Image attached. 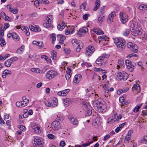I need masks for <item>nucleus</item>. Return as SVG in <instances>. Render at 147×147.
<instances>
[{
	"instance_id": "f03ea898",
	"label": "nucleus",
	"mask_w": 147,
	"mask_h": 147,
	"mask_svg": "<svg viewBox=\"0 0 147 147\" xmlns=\"http://www.w3.org/2000/svg\"><path fill=\"white\" fill-rule=\"evenodd\" d=\"M115 45L118 48L122 47L125 44V40L121 38H115L114 39Z\"/></svg>"
},
{
	"instance_id": "aec40b11",
	"label": "nucleus",
	"mask_w": 147,
	"mask_h": 147,
	"mask_svg": "<svg viewBox=\"0 0 147 147\" xmlns=\"http://www.w3.org/2000/svg\"><path fill=\"white\" fill-rule=\"evenodd\" d=\"M115 16L114 12H113L110 13L108 16V18L107 20V22L108 23H110L113 22V19Z\"/></svg>"
},
{
	"instance_id": "6e6552de",
	"label": "nucleus",
	"mask_w": 147,
	"mask_h": 147,
	"mask_svg": "<svg viewBox=\"0 0 147 147\" xmlns=\"http://www.w3.org/2000/svg\"><path fill=\"white\" fill-rule=\"evenodd\" d=\"M122 118L121 115H118L115 117V116H110L108 119V122L109 123H113L115 122H118Z\"/></svg>"
},
{
	"instance_id": "3c124183",
	"label": "nucleus",
	"mask_w": 147,
	"mask_h": 147,
	"mask_svg": "<svg viewBox=\"0 0 147 147\" xmlns=\"http://www.w3.org/2000/svg\"><path fill=\"white\" fill-rule=\"evenodd\" d=\"M22 99L23 100V101H24V104L26 105V106L27 105V103L29 102V100L27 99L26 97L25 96H24L22 97Z\"/></svg>"
},
{
	"instance_id": "f257e3e1",
	"label": "nucleus",
	"mask_w": 147,
	"mask_h": 147,
	"mask_svg": "<svg viewBox=\"0 0 147 147\" xmlns=\"http://www.w3.org/2000/svg\"><path fill=\"white\" fill-rule=\"evenodd\" d=\"M102 101L101 99H98L97 100H95L93 104L95 109L101 113L105 111L106 110V105L103 104Z\"/></svg>"
},
{
	"instance_id": "ddd939ff",
	"label": "nucleus",
	"mask_w": 147,
	"mask_h": 147,
	"mask_svg": "<svg viewBox=\"0 0 147 147\" xmlns=\"http://www.w3.org/2000/svg\"><path fill=\"white\" fill-rule=\"evenodd\" d=\"M75 30V28L73 26L68 27L65 29V34L66 35L71 34L74 32Z\"/></svg>"
},
{
	"instance_id": "774afa93",
	"label": "nucleus",
	"mask_w": 147,
	"mask_h": 147,
	"mask_svg": "<svg viewBox=\"0 0 147 147\" xmlns=\"http://www.w3.org/2000/svg\"><path fill=\"white\" fill-rule=\"evenodd\" d=\"M65 53L67 54H69L71 52V50L69 49H65L64 50Z\"/></svg>"
},
{
	"instance_id": "4c0bfd02",
	"label": "nucleus",
	"mask_w": 147,
	"mask_h": 147,
	"mask_svg": "<svg viewBox=\"0 0 147 147\" xmlns=\"http://www.w3.org/2000/svg\"><path fill=\"white\" fill-rule=\"evenodd\" d=\"M70 121L74 125H78V122L77 119L75 118H71Z\"/></svg>"
},
{
	"instance_id": "052dcab7",
	"label": "nucleus",
	"mask_w": 147,
	"mask_h": 147,
	"mask_svg": "<svg viewBox=\"0 0 147 147\" xmlns=\"http://www.w3.org/2000/svg\"><path fill=\"white\" fill-rule=\"evenodd\" d=\"M39 43L37 45V46H38L40 49L42 48L44 46L43 43L42 42H38Z\"/></svg>"
},
{
	"instance_id": "2f4dec72",
	"label": "nucleus",
	"mask_w": 147,
	"mask_h": 147,
	"mask_svg": "<svg viewBox=\"0 0 147 147\" xmlns=\"http://www.w3.org/2000/svg\"><path fill=\"white\" fill-rule=\"evenodd\" d=\"M24 101H21L20 102H18L16 103V106L18 107H23L26 106V105L24 104Z\"/></svg>"
},
{
	"instance_id": "09e8293b",
	"label": "nucleus",
	"mask_w": 147,
	"mask_h": 147,
	"mask_svg": "<svg viewBox=\"0 0 147 147\" xmlns=\"http://www.w3.org/2000/svg\"><path fill=\"white\" fill-rule=\"evenodd\" d=\"M40 0H38L35 1L34 2V5L36 7H38L39 5L41 4Z\"/></svg>"
},
{
	"instance_id": "7ed1b4c3",
	"label": "nucleus",
	"mask_w": 147,
	"mask_h": 147,
	"mask_svg": "<svg viewBox=\"0 0 147 147\" xmlns=\"http://www.w3.org/2000/svg\"><path fill=\"white\" fill-rule=\"evenodd\" d=\"M56 120L53 121L52 124V128L55 130L58 129L61 127L60 122L58 121H61L63 120V118H57Z\"/></svg>"
},
{
	"instance_id": "39448f33",
	"label": "nucleus",
	"mask_w": 147,
	"mask_h": 147,
	"mask_svg": "<svg viewBox=\"0 0 147 147\" xmlns=\"http://www.w3.org/2000/svg\"><path fill=\"white\" fill-rule=\"evenodd\" d=\"M83 107L86 109V114L87 116H90L92 114V110L90 105L86 102H83Z\"/></svg>"
},
{
	"instance_id": "bb28decb",
	"label": "nucleus",
	"mask_w": 147,
	"mask_h": 147,
	"mask_svg": "<svg viewBox=\"0 0 147 147\" xmlns=\"http://www.w3.org/2000/svg\"><path fill=\"white\" fill-rule=\"evenodd\" d=\"M43 25L45 27L47 28L53 27V25L51 24L49 22H48V21H47L45 20L43 22Z\"/></svg>"
},
{
	"instance_id": "393cba45",
	"label": "nucleus",
	"mask_w": 147,
	"mask_h": 147,
	"mask_svg": "<svg viewBox=\"0 0 147 147\" xmlns=\"http://www.w3.org/2000/svg\"><path fill=\"white\" fill-rule=\"evenodd\" d=\"M34 144L36 145L41 146L42 145L41 140L38 137H36L34 139Z\"/></svg>"
},
{
	"instance_id": "c03bdc74",
	"label": "nucleus",
	"mask_w": 147,
	"mask_h": 147,
	"mask_svg": "<svg viewBox=\"0 0 147 147\" xmlns=\"http://www.w3.org/2000/svg\"><path fill=\"white\" fill-rule=\"evenodd\" d=\"M3 29L2 25L0 24V37H2L4 35Z\"/></svg>"
},
{
	"instance_id": "c85d7f7f",
	"label": "nucleus",
	"mask_w": 147,
	"mask_h": 147,
	"mask_svg": "<svg viewBox=\"0 0 147 147\" xmlns=\"http://www.w3.org/2000/svg\"><path fill=\"white\" fill-rule=\"evenodd\" d=\"M118 63L120 65H117L116 68L117 69H119L120 67V66L121 67H123V65H124L123 60L121 59H119L118 61Z\"/></svg>"
},
{
	"instance_id": "bf43d9fd",
	"label": "nucleus",
	"mask_w": 147,
	"mask_h": 147,
	"mask_svg": "<svg viewBox=\"0 0 147 147\" xmlns=\"http://www.w3.org/2000/svg\"><path fill=\"white\" fill-rule=\"evenodd\" d=\"M4 19L7 21H11V18L9 17L8 16H5V17L3 18Z\"/></svg>"
},
{
	"instance_id": "f3484780",
	"label": "nucleus",
	"mask_w": 147,
	"mask_h": 147,
	"mask_svg": "<svg viewBox=\"0 0 147 147\" xmlns=\"http://www.w3.org/2000/svg\"><path fill=\"white\" fill-rule=\"evenodd\" d=\"M88 31V29L86 27L80 28L79 30L78 34L81 36L84 35Z\"/></svg>"
},
{
	"instance_id": "4468645a",
	"label": "nucleus",
	"mask_w": 147,
	"mask_h": 147,
	"mask_svg": "<svg viewBox=\"0 0 147 147\" xmlns=\"http://www.w3.org/2000/svg\"><path fill=\"white\" fill-rule=\"evenodd\" d=\"M139 28H141L140 26L138 25V23L136 22L131 23L130 25V29L131 31L137 29Z\"/></svg>"
},
{
	"instance_id": "58836bf2",
	"label": "nucleus",
	"mask_w": 147,
	"mask_h": 147,
	"mask_svg": "<svg viewBox=\"0 0 147 147\" xmlns=\"http://www.w3.org/2000/svg\"><path fill=\"white\" fill-rule=\"evenodd\" d=\"M125 125V123H123L119 125L115 129V132L117 133L124 127Z\"/></svg>"
},
{
	"instance_id": "6ab92c4d",
	"label": "nucleus",
	"mask_w": 147,
	"mask_h": 147,
	"mask_svg": "<svg viewBox=\"0 0 147 147\" xmlns=\"http://www.w3.org/2000/svg\"><path fill=\"white\" fill-rule=\"evenodd\" d=\"M82 78V76L81 74L76 75L74 77L73 82L76 84H78Z\"/></svg>"
},
{
	"instance_id": "20e7f679",
	"label": "nucleus",
	"mask_w": 147,
	"mask_h": 147,
	"mask_svg": "<svg viewBox=\"0 0 147 147\" xmlns=\"http://www.w3.org/2000/svg\"><path fill=\"white\" fill-rule=\"evenodd\" d=\"M128 74L125 72L122 71L117 73V78L118 80L123 79L124 80H126L128 78Z\"/></svg>"
},
{
	"instance_id": "2eb2a0df",
	"label": "nucleus",
	"mask_w": 147,
	"mask_h": 147,
	"mask_svg": "<svg viewBox=\"0 0 147 147\" xmlns=\"http://www.w3.org/2000/svg\"><path fill=\"white\" fill-rule=\"evenodd\" d=\"M131 34L134 36H137L140 35L142 34V30L141 28H139L137 29L134 30L131 32Z\"/></svg>"
},
{
	"instance_id": "b1692460",
	"label": "nucleus",
	"mask_w": 147,
	"mask_h": 147,
	"mask_svg": "<svg viewBox=\"0 0 147 147\" xmlns=\"http://www.w3.org/2000/svg\"><path fill=\"white\" fill-rule=\"evenodd\" d=\"M58 100L55 98H53L51 102V107H55L57 106L58 105Z\"/></svg>"
},
{
	"instance_id": "6e6d98bb",
	"label": "nucleus",
	"mask_w": 147,
	"mask_h": 147,
	"mask_svg": "<svg viewBox=\"0 0 147 147\" xmlns=\"http://www.w3.org/2000/svg\"><path fill=\"white\" fill-rule=\"evenodd\" d=\"M47 136L49 139H54L56 138V137L54 135L51 134H48Z\"/></svg>"
},
{
	"instance_id": "9d476101",
	"label": "nucleus",
	"mask_w": 147,
	"mask_h": 147,
	"mask_svg": "<svg viewBox=\"0 0 147 147\" xmlns=\"http://www.w3.org/2000/svg\"><path fill=\"white\" fill-rule=\"evenodd\" d=\"M18 58L16 57H14L6 60L5 62V65L7 67H9L12 62H14L18 60Z\"/></svg>"
},
{
	"instance_id": "ea45409f",
	"label": "nucleus",
	"mask_w": 147,
	"mask_h": 147,
	"mask_svg": "<svg viewBox=\"0 0 147 147\" xmlns=\"http://www.w3.org/2000/svg\"><path fill=\"white\" fill-rule=\"evenodd\" d=\"M25 47L24 46H22L21 47L18 49L16 51V52L18 54H21L23 51Z\"/></svg>"
},
{
	"instance_id": "680f3d73",
	"label": "nucleus",
	"mask_w": 147,
	"mask_h": 147,
	"mask_svg": "<svg viewBox=\"0 0 147 147\" xmlns=\"http://www.w3.org/2000/svg\"><path fill=\"white\" fill-rule=\"evenodd\" d=\"M31 71L36 73H39L40 70L38 68H32L31 69Z\"/></svg>"
},
{
	"instance_id": "473e14b6",
	"label": "nucleus",
	"mask_w": 147,
	"mask_h": 147,
	"mask_svg": "<svg viewBox=\"0 0 147 147\" xmlns=\"http://www.w3.org/2000/svg\"><path fill=\"white\" fill-rule=\"evenodd\" d=\"M12 38L13 39L16 41H18L20 39L18 35L15 32L13 33Z\"/></svg>"
},
{
	"instance_id": "338daca9",
	"label": "nucleus",
	"mask_w": 147,
	"mask_h": 147,
	"mask_svg": "<svg viewBox=\"0 0 147 147\" xmlns=\"http://www.w3.org/2000/svg\"><path fill=\"white\" fill-rule=\"evenodd\" d=\"M142 142H144L145 143H147V136H144L141 141Z\"/></svg>"
},
{
	"instance_id": "de8ad7c7",
	"label": "nucleus",
	"mask_w": 147,
	"mask_h": 147,
	"mask_svg": "<svg viewBox=\"0 0 147 147\" xmlns=\"http://www.w3.org/2000/svg\"><path fill=\"white\" fill-rule=\"evenodd\" d=\"M76 46L78 48H82L83 46V44L82 42L79 41Z\"/></svg>"
},
{
	"instance_id": "5fc2aeb1",
	"label": "nucleus",
	"mask_w": 147,
	"mask_h": 147,
	"mask_svg": "<svg viewBox=\"0 0 147 147\" xmlns=\"http://www.w3.org/2000/svg\"><path fill=\"white\" fill-rule=\"evenodd\" d=\"M44 103L46 106L49 107H51V102L48 101H45L44 102Z\"/></svg>"
},
{
	"instance_id": "a19ab883",
	"label": "nucleus",
	"mask_w": 147,
	"mask_h": 147,
	"mask_svg": "<svg viewBox=\"0 0 147 147\" xmlns=\"http://www.w3.org/2000/svg\"><path fill=\"white\" fill-rule=\"evenodd\" d=\"M105 19V16H99L98 18V21L99 23H101L104 21Z\"/></svg>"
},
{
	"instance_id": "a18cd8bd",
	"label": "nucleus",
	"mask_w": 147,
	"mask_h": 147,
	"mask_svg": "<svg viewBox=\"0 0 147 147\" xmlns=\"http://www.w3.org/2000/svg\"><path fill=\"white\" fill-rule=\"evenodd\" d=\"M69 89H66L62 91V96H65L67 95V94L69 92Z\"/></svg>"
},
{
	"instance_id": "9b49d317",
	"label": "nucleus",
	"mask_w": 147,
	"mask_h": 147,
	"mask_svg": "<svg viewBox=\"0 0 147 147\" xmlns=\"http://www.w3.org/2000/svg\"><path fill=\"white\" fill-rule=\"evenodd\" d=\"M95 51V48L93 45L88 46L86 49V54L87 55H92Z\"/></svg>"
},
{
	"instance_id": "4be33fe9",
	"label": "nucleus",
	"mask_w": 147,
	"mask_h": 147,
	"mask_svg": "<svg viewBox=\"0 0 147 147\" xmlns=\"http://www.w3.org/2000/svg\"><path fill=\"white\" fill-rule=\"evenodd\" d=\"M57 38L59 41V43L60 44H63L64 40L66 39L65 37L61 34H59L57 36Z\"/></svg>"
},
{
	"instance_id": "8fccbe9b",
	"label": "nucleus",
	"mask_w": 147,
	"mask_h": 147,
	"mask_svg": "<svg viewBox=\"0 0 147 147\" xmlns=\"http://www.w3.org/2000/svg\"><path fill=\"white\" fill-rule=\"evenodd\" d=\"M41 58H45L49 63H51V59L49 58L47 56H43L42 57V56Z\"/></svg>"
},
{
	"instance_id": "f704fd0d",
	"label": "nucleus",
	"mask_w": 147,
	"mask_h": 147,
	"mask_svg": "<svg viewBox=\"0 0 147 147\" xmlns=\"http://www.w3.org/2000/svg\"><path fill=\"white\" fill-rule=\"evenodd\" d=\"M65 23L62 22L58 25L57 28L58 30L61 31L65 28Z\"/></svg>"
},
{
	"instance_id": "4d7b16f0",
	"label": "nucleus",
	"mask_w": 147,
	"mask_h": 147,
	"mask_svg": "<svg viewBox=\"0 0 147 147\" xmlns=\"http://www.w3.org/2000/svg\"><path fill=\"white\" fill-rule=\"evenodd\" d=\"M105 7L103 6L99 10V13L101 14H103L105 12Z\"/></svg>"
},
{
	"instance_id": "37998d69",
	"label": "nucleus",
	"mask_w": 147,
	"mask_h": 147,
	"mask_svg": "<svg viewBox=\"0 0 147 147\" xmlns=\"http://www.w3.org/2000/svg\"><path fill=\"white\" fill-rule=\"evenodd\" d=\"M126 67L130 71L132 72L134 70V67H135L134 65L130 64L127 65Z\"/></svg>"
},
{
	"instance_id": "c756f323",
	"label": "nucleus",
	"mask_w": 147,
	"mask_h": 147,
	"mask_svg": "<svg viewBox=\"0 0 147 147\" xmlns=\"http://www.w3.org/2000/svg\"><path fill=\"white\" fill-rule=\"evenodd\" d=\"M30 28L31 30L34 32L39 31L40 30V29L39 27H35L33 26H30Z\"/></svg>"
},
{
	"instance_id": "7c9ffc66",
	"label": "nucleus",
	"mask_w": 147,
	"mask_h": 147,
	"mask_svg": "<svg viewBox=\"0 0 147 147\" xmlns=\"http://www.w3.org/2000/svg\"><path fill=\"white\" fill-rule=\"evenodd\" d=\"M53 20V16L51 15H48L46 18L45 20L48 21V22H49L52 24Z\"/></svg>"
},
{
	"instance_id": "e2e57ef3",
	"label": "nucleus",
	"mask_w": 147,
	"mask_h": 147,
	"mask_svg": "<svg viewBox=\"0 0 147 147\" xmlns=\"http://www.w3.org/2000/svg\"><path fill=\"white\" fill-rule=\"evenodd\" d=\"M35 132L36 133H39L40 132V127H36V128H34V129Z\"/></svg>"
},
{
	"instance_id": "69168bd1",
	"label": "nucleus",
	"mask_w": 147,
	"mask_h": 147,
	"mask_svg": "<svg viewBox=\"0 0 147 147\" xmlns=\"http://www.w3.org/2000/svg\"><path fill=\"white\" fill-rule=\"evenodd\" d=\"M105 57H105V56H101L99 57L97 59L99 61V62H101L102 63V60H103L104 59Z\"/></svg>"
},
{
	"instance_id": "f8f14e48",
	"label": "nucleus",
	"mask_w": 147,
	"mask_h": 147,
	"mask_svg": "<svg viewBox=\"0 0 147 147\" xmlns=\"http://www.w3.org/2000/svg\"><path fill=\"white\" fill-rule=\"evenodd\" d=\"M57 74L56 71L53 70L48 71L46 74V76L48 79H51L55 77Z\"/></svg>"
},
{
	"instance_id": "13d9d810",
	"label": "nucleus",
	"mask_w": 147,
	"mask_h": 147,
	"mask_svg": "<svg viewBox=\"0 0 147 147\" xmlns=\"http://www.w3.org/2000/svg\"><path fill=\"white\" fill-rule=\"evenodd\" d=\"M93 78L94 79V80H95V79H96V80H98L99 81L101 79L100 77L96 74H94L93 75Z\"/></svg>"
},
{
	"instance_id": "864d4df0",
	"label": "nucleus",
	"mask_w": 147,
	"mask_h": 147,
	"mask_svg": "<svg viewBox=\"0 0 147 147\" xmlns=\"http://www.w3.org/2000/svg\"><path fill=\"white\" fill-rule=\"evenodd\" d=\"M78 42L79 41H78L76 39H73L71 41L73 45L74 46H76L77 45Z\"/></svg>"
},
{
	"instance_id": "a878e982",
	"label": "nucleus",
	"mask_w": 147,
	"mask_h": 147,
	"mask_svg": "<svg viewBox=\"0 0 147 147\" xmlns=\"http://www.w3.org/2000/svg\"><path fill=\"white\" fill-rule=\"evenodd\" d=\"M11 74V71L5 69L3 72L2 74V77L3 78H5L6 77L7 75Z\"/></svg>"
},
{
	"instance_id": "79ce46f5",
	"label": "nucleus",
	"mask_w": 147,
	"mask_h": 147,
	"mask_svg": "<svg viewBox=\"0 0 147 147\" xmlns=\"http://www.w3.org/2000/svg\"><path fill=\"white\" fill-rule=\"evenodd\" d=\"M0 44L1 46L2 47L6 44V42L5 39L1 37L0 38Z\"/></svg>"
},
{
	"instance_id": "72a5a7b5",
	"label": "nucleus",
	"mask_w": 147,
	"mask_h": 147,
	"mask_svg": "<svg viewBox=\"0 0 147 147\" xmlns=\"http://www.w3.org/2000/svg\"><path fill=\"white\" fill-rule=\"evenodd\" d=\"M100 1L99 0H97L95 1V6L93 9L94 11H96L98 9L100 5Z\"/></svg>"
},
{
	"instance_id": "0e129e2a",
	"label": "nucleus",
	"mask_w": 147,
	"mask_h": 147,
	"mask_svg": "<svg viewBox=\"0 0 147 147\" xmlns=\"http://www.w3.org/2000/svg\"><path fill=\"white\" fill-rule=\"evenodd\" d=\"M129 33V29L126 30L123 32V34L124 36H127Z\"/></svg>"
},
{
	"instance_id": "603ef678",
	"label": "nucleus",
	"mask_w": 147,
	"mask_h": 147,
	"mask_svg": "<svg viewBox=\"0 0 147 147\" xmlns=\"http://www.w3.org/2000/svg\"><path fill=\"white\" fill-rule=\"evenodd\" d=\"M41 4H48L49 3V1L48 0H40Z\"/></svg>"
},
{
	"instance_id": "5701e85b",
	"label": "nucleus",
	"mask_w": 147,
	"mask_h": 147,
	"mask_svg": "<svg viewBox=\"0 0 147 147\" xmlns=\"http://www.w3.org/2000/svg\"><path fill=\"white\" fill-rule=\"evenodd\" d=\"M93 31L97 35H101L104 34V32L100 29L98 28L95 27L93 29Z\"/></svg>"
},
{
	"instance_id": "1a4fd4ad",
	"label": "nucleus",
	"mask_w": 147,
	"mask_h": 147,
	"mask_svg": "<svg viewBox=\"0 0 147 147\" xmlns=\"http://www.w3.org/2000/svg\"><path fill=\"white\" fill-rule=\"evenodd\" d=\"M119 18L123 24H125L128 20V16L127 15L124 13H120Z\"/></svg>"
},
{
	"instance_id": "cd10ccee",
	"label": "nucleus",
	"mask_w": 147,
	"mask_h": 147,
	"mask_svg": "<svg viewBox=\"0 0 147 147\" xmlns=\"http://www.w3.org/2000/svg\"><path fill=\"white\" fill-rule=\"evenodd\" d=\"M80 9L81 10H84L87 11L88 9L87 7V4L86 3H83L80 6Z\"/></svg>"
},
{
	"instance_id": "c9c22d12",
	"label": "nucleus",
	"mask_w": 147,
	"mask_h": 147,
	"mask_svg": "<svg viewBox=\"0 0 147 147\" xmlns=\"http://www.w3.org/2000/svg\"><path fill=\"white\" fill-rule=\"evenodd\" d=\"M70 103V101L69 98H65L64 99L63 104L65 106H68Z\"/></svg>"
},
{
	"instance_id": "423d86ee",
	"label": "nucleus",
	"mask_w": 147,
	"mask_h": 147,
	"mask_svg": "<svg viewBox=\"0 0 147 147\" xmlns=\"http://www.w3.org/2000/svg\"><path fill=\"white\" fill-rule=\"evenodd\" d=\"M127 46L133 52L135 53L138 52V47L136 45L133 44L131 42H129L127 44Z\"/></svg>"
},
{
	"instance_id": "412c9836",
	"label": "nucleus",
	"mask_w": 147,
	"mask_h": 147,
	"mask_svg": "<svg viewBox=\"0 0 147 147\" xmlns=\"http://www.w3.org/2000/svg\"><path fill=\"white\" fill-rule=\"evenodd\" d=\"M21 30L24 32L27 36H29L30 34V33L29 32V28L26 26H22Z\"/></svg>"
},
{
	"instance_id": "0eeeda50",
	"label": "nucleus",
	"mask_w": 147,
	"mask_h": 147,
	"mask_svg": "<svg viewBox=\"0 0 147 147\" xmlns=\"http://www.w3.org/2000/svg\"><path fill=\"white\" fill-rule=\"evenodd\" d=\"M99 42L104 45H107L108 43L109 38L106 36H99L98 37Z\"/></svg>"
},
{
	"instance_id": "e433bc0d",
	"label": "nucleus",
	"mask_w": 147,
	"mask_h": 147,
	"mask_svg": "<svg viewBox=\"0 0 147 147\" xmlns=\"http://www.w3.org/2000/svg\"><path fill=\"white\" fill-rule=\"evenodd\" d=\"M50 37L52 43H54L56 40V35L55 34H52L50 35Z\"/></svg>"
},
{
	"instance_id": "dca6fc26",
	"label": "nucleus",
	"mask_w": 147,
	"mask_h": 147,
	"mask_svg": "<svg viewBox=\"0 0 147 147\" xmlns=\"http://www.w3.org/2000/svg\"><path fill=\"white\" fill-rule=\"evenodd\" d=\"M132 90L135 93L137 94L141 90L140 88L139 84H134L131 88Z\"/></svg>"
},
{
	"instance_id": "49530a36",
	"label": "nucleus",
	"mask_w": 147,
	"mask_h": 147,
	"mask_svg": "<svg viewBox=\"0 0 147 147\" xmlns=\"http://www.w3.org/2000/svg\"><path fill=\"white\" fill-rule=\"evenodd\" d=\"M142 104H140L139 105H137L136 106L135 108L134 109V112L135 113H136L138 111L139 109H140V107H141L142 105Z\"/></svg>"
},
{
	"instance_id": "a211bd4d",
	"label": "nucleus",
	"mask_w": 147,
	"mask_h": 147,
	"mask_svg": "<svg viewBox=\"0 0 147 147\" xmlns=\"http://www.w3.org/2000/svg\"><path fill=\"white\" fill-rule=\"evenodd\" d=\"M7 7L10 12L14 14H16L18 12V9L12 8L11 6L10 5H7Z\"/></svg>"
}]
</instances>
